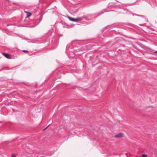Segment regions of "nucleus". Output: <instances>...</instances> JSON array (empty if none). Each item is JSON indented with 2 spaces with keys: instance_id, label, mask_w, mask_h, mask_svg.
I'll return each mask as SVG.
<instances>
[{
  "instance_id": "1",
  "label": "nucleus",
  "mask_w": 157,
  "mask_h": 157,
  "mask_svg": "<svg viewBox=\"0 0 157 157\" xmlns=\"http://www.w3.org/2000/svg\"><path fill=\"white\" fill-rule=\"evenodd\" d=\"M73 45H72V44H68L67 45L66 48V52L67 53H68V52H71L72 53H75V52H77L78 51V50H79V49H74L73 50H72V48H75V47H73Z\"/></svg>"
},
{
  "instance_id": "2",
  "label": "nucleus",
  "mask_w": 157,
  "mask_h": 157,
  "mask_svg": "<svg viewBox=\"0 0 157 157\" xmlns=\"http://www.w3.org/2000/svg\"><path fill=\"white\" fill-rule=\"evenodd\" d=\"M68 18L71 21H75V22H77L78 21H79L80 19L79 18H73L69 16L68 17Z\"/></svg>"
},
{
  "instance_id": "3",
  "label": "nucleus",
  "mask_w": 157,
  "mask_h": 157,
  "mask_svg": "<svg viewBox=\"0 0 157 157\" xmlns=\"http://www.w3.org/2000/svg\"><path fill=\"white\" fill-rule=\"evenodd\" d=\"M123 136V134L122 133H119L116 135L114 137L116 138H120Z\"/></svg>"
},
{
  "instance_id": "4",
  "label": "nucleus",
  "mask_w": 157,
  "mask_h": 157,
  "mask_svg": "<svg viewBox=\"0 0 157 157\" xmlns=\"http://www.w3.org/2000/svg\"><path fill=\"white\" fill-rule=\"evenodd\" d=\"M106 12V10L105 9L102 10L100 12H98V13H96L97 14V16H98V15H99L103 13L104 12Z\"/></svg>"
},
{
  "instance_id": "5",
  "label": "nucleus",
  "mask_w": 157,
  "mask_h": 157,
  "mask_svg": "<svg viewBox=\"0 0 157 157\" xmlns=\"http://www.w3.org/2000/svg\"><path fill=\"white\" fill-rule=\"evenodd\" d=\"M3 55L4 56L7 58L8 59H10L11 58V56L8 54V53H3Z\"/></svg>"
},
{
  "instance_id": "6",
  "label": "nucleus",
  "mask_w": 157,
  "mask_h": 157,
  "mask_svg": "<svg viewBox=\"0 0 157 157\" xmlns=\"http://www.w3.org/2000/svg\"><path fill=\"white\" fill-rule=\"evenodd\" d=\"M31 15V13H30L27 12V14L26 17H29Z\"/></svg>"
},
{
  "instance_id": "7",
  "label": "nucleus",
  "mask_w": 157,
  "mask_h": 157,
  "mask_svg": "<svg viewBox=\"0 0 157 157\" xmlns=\"http://www.w3.org/2000/svg\"><path fill=\"white\" fill-rule=\"evenodd\" d=\"M113 5V3H109V5H108V6L109 7H110L111 6H112Z\"/></svg>"
},
{
  "instance_id": "8",
  "label": "nucleus",
  "mask_w": 157,
  "mask_h": 157,
  "mask_svg": "<svg viewBox=\"0 0 157 157\" xmlns=\"http://www.w3.org/2000/svg\"><path fill=\"white\" fill-rule=\"evenodd\" d=\"M140 157H147V155L145 154H143Z\"/></svg>"
},
{
  "instance_id": "9",
  "label": "nucleus",
  "mask_w": 157,
  "mask_h": 157,
  "mask_svg": "<svg viewBox=\"0 0 157 157\" xmlns=\"http://www.w3.org/2000/svg\"><path fill=\"white\" fill-rule=\"evenodd\" d=\"M11 157H16V155L15 154H13L11 155Z\"/></svg>"
},
{
  "instance_id": "10",
  "label": "nucleus",
  "mask_w": 157,
  "mask_h": 157,
  "mask_svg": "<svg viewBox=\"0 0 157 157\" xmlns=\"http://www.w3.org/2000/svg\"><path fill=\"white\" fill-rule=\"evenodd\" d=\"M22 51L24 52L28 53V51L25 50H23Z\"/></svg>"
},
{
  "instance_id": "11",
  "label": "nucleus",
  "mask_w": 157,
  "mask_h": 157,
  "mask_svg": "<svg viewBox=\"0 0 157 157\" xmlns=\"http://www.w3.org/2000/svg\"><path fill=\"white\" fill-rule=\"evenodd\" d=\"M41 17H40V18H39V21L37 23V24H38L40 22V21H41Z\"/></svg>"
},
{
  "instance_id": "12",
  "label": "nucleus",
  "mask_w": 157,
  "mask_h": 157,
  "mask_svg": "<svg viewBox=\"0 0 157 157\" xmlns=\"http://www.w3.org/2000/svg\"><path fill=\"white\" fill-rule=\"evenodd\" d=\"M50 125V124H49L48 126H47L44 129V130H45Z\"/></svg>"
},
{
  "instance_id": "13",
  "label": "nucleus",
  "mask_w": 157,
  "mask_h": 157,
  "mask_svg": "<svg viewBox=\"0 0 157 157\" xmlns=\"http://www.w3.org/2000/svg\"><path fill=\"white\" fill-rule=\"evenodd\" d=\"M154 52L155 53H157V51H155Z\"/></svg>"
},
{
  "instance_id": "14",
  "label": "nucleus",
  "mask_w": 157,
  "mask_h": 157,
  "mask_svg": "<svg viewBox=\"0 0 157 157\" xmlns=\"http://www.w3.org/2000/svg\"><path fill=\"white\" fill-rule=\"evenodd\" d=\"M138 16H141V17H142L143 16H141V15H137Z\"/></svg>"
},
{
  "instance_id": "15",
  "label": "nucleus",
  "mask_w": 157,
  "mask_h": 157,
  "mask_svg": "<svg viewBox=\"0 0 157 157\" xmlns=\"http://www.w3.org/2000/svg\"><path fill=\"white\" fill-rule=\"evenodd\" d=\"M140 26H141V25H141V24H140Z\"/></svg>"
}]
</instances>
